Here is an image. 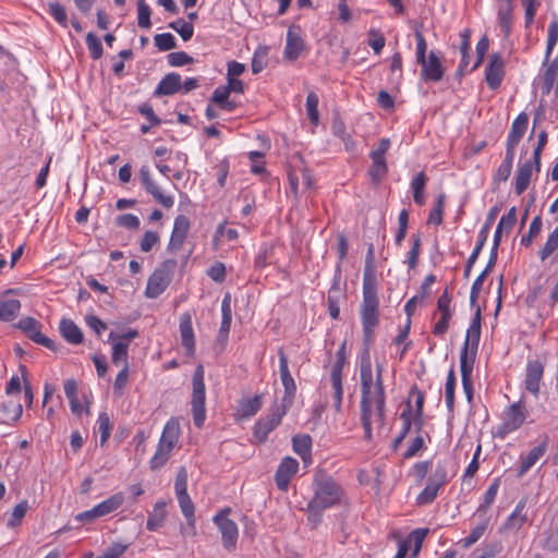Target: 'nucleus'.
Returning a JSON list of instances; mask_svg holds the SVG:
<instances>
[{
	"label": "nucleus",
	"instance_id": "1",
	"mask_svg": "<svg viewBox=\"0 0 558 558\" xmlns=\"http://www.w3.org/2000/svg\"><path fill=\"white\" fill-rule=\"evenodd\" d=\"M360 317L364 343V349L359 357L361 424L365 433V439L372 440L373 425L383 427L386 422V391L384 365L383 363H376L374 373L369 353V347L375 340V331L380 322L376 277L369 267H366L363 274Z\"/></svg>",
	"mask_w": 558,
	"mask_h": 558
},
{
	"label": "nucleus",
	"instance_id": "2",
	"mask_svg": "<svg viewBox=\"0 0 558 558\" xmlns=\"http://www.w3.org/2000/svg\"><path fill=\"white\" fill-rule=\"evenodd\" d=\"M410 474L422 483L426 478L424 488L416 496L417 506H427L433 504L439 495V492L453 478L456 471L449 459H438L435 463L432 460L415 462Z\"/></svg>",
	"mask_w": 558,
	"mask_h": 558
},
{
	"label": "nucleus",
	"instance_id": "3",
	"mask_svg": "<svg viewBox=\"0 0 558 558\" xmlns=\"http://www.w3.org/2000/svg\"><path fill=\"white\" fill-rule=\"evenodd\" d=\"M345 497L343 487L332 476L322 471L313 478V496L306 505V515L314 527L323 521L324 512L340 506Z\"/></svg>",
	"mask_w": 558,
	"mask_h": 558
},
{
	"label": "nucleus",
	"instance_id": "4",
	"mask_svg": "<svg viewBox=\"0 0 558 558\" xmlns=\"http://www.w3.org/2000/svg\"><path fill=\"white\" fill-rule=\"evenodd\" d=\"M529 411L522 401L514 402L502 411L501 422L496 427L494 436L505 439L509 434L518 430L526 421Z\"/></svg>",
	"mask_w": 558,
	"mask_h": 558
},
{
	"label": "nucleus",
	"instance_id": "5",
	"mask_svg": "<svg viewBox=\"0 0 558 558\" xmlns=\"http://www.w3.org/2000/svg\"><path fill=\"white\" fill-rule=\"evenodd\" d=\"M193 391L191 399L194 425L203 427L206 420V388L204 381V367L198 365L193 374Z\"/></svg>",
	"mask_w": 558,
	"mask_h": 558
},
{
	"label": "nucleus",
	"instance_id": "6",
	"mask_svg": "<svg viewBox=\"0 0 558 558\" xmlns=\"http://www.w3.org/2000/svg\"><path fill=\"white\" fill-rule=\"evenodd\" d=\"M177 262L174 259H167L155 269L149 276L145 289V295L149 299L158 298L170 284Z\"/></svg>",
	"mask_w": 558,
	"mask_h": 558
},
{
	"label": "nucleus",
	"instance_id": "7",
	"mask_svg": "<svg viewBox=\"0 0 558 558\" xmlns=\"http://www.w3.org/2000/svg\"><path fill=\"white\" fill-rule=\"evenodd\" d=\"M230 513L231 508L226 507L213 518V521L221 534L223 548L228 551H234L236 549L239 538V529L236 523L229 519Z\"/></svg>",
	"mask_w": 558,
	"mask_h": 558
},
{
	"label": "nucleus",
	"instance_id": "8",
	"mask_svg": "<svg viewBox=\"0 0 558 558\" xmlns=\"http://www.w3.org/2000/svg\"><path fill=\"white\" fill-rule=\"evenodd\" d=\"M138 336L136 329H130L124 333H116L111 331L108 341L112 343L111 361L116 366L129 365V347L133 339Z\"/></svg>",
	"mask_w": 558,
	"mask_h": 558
},
{
	"label": "nucleus",
	"instance_id": "9",
	"mask_svg": "<svg viewBox=\"0 0 558 558\" xmlns=\"http://www.w3.org/2000/svg\"><path fill=\"white\" fill-rule=\"evenodd\" d=\"M288 410L279 405H275L270 409L269 413L260 417L253 427V437L258 444H263L267 440L268 435L280 425L283 416Z\"/></svg>",
	"mask_w": 558,
	"mask_h": 558
},
{
	"label": "nucleus",
	"instance_id": "10",
	"mask_svg": "<svg viewBox=\"0 0 558 558\" xmlns=\"http://www.w3.org/2000/svg\"><path fill=\"white\" fill-rule=\"evenodd\" d=\"M279 356V373H280V379L282 383V386L284 388V393L281 400V403L279 407L284 408L286 410H289V408L292 405L295 393H296V385L295 381L289 371V361L288 356L284 353L283 349H279L278 351Z\"/></svg>",
	"mask_w": 558,
	"mask_h": 558
},
{
	"label": "nucleus",
	"instance_id": "11",
	"mask_svg": "<svg viewBox=\"0 0 558 558\" xmlns=\"http://www.w3.org/2000/svg\"><path fill=\"white\" fill-rule=\"evenodd\" d=\"M16 328L22 330L32 341L40 344L52 351L56 350L54 341L46 337L41 332V324L33 317H23L15 325Z\"/></svg>",
	"mask_w": 558,
	"mask_h": 558
},
{
	"label": "nucleus",
	"instance_id": "12",
	"mask_svg": "<svg viewBox=\"0 0 558 558\" xmlns=\"http://www.w3.org/2000/svg\"><path fill=\"white\" fill-rule=\"evenodd\" d=\"M481 338V308L477 307L475 315L466 330L465 341L461 349L460 356L465 352L466 360L475 362L476 350Z\"/></svg>",
	"mask_w": 558,
	"mask_h": 558
},
{
	"label": "nucleus",
	"instance_id": "13",
	"mask_svg": "<svg viewBox=\"0 0 558 558\" xmlns=\"http://www.w3.org/2000/svg\"><path fill=\"white\" fill-rule=\"evenodd\" d=\"M505 60L499 52L490 54L488 63L485 66V82L492 90H496L501 86L505 78Z\"/></svg>",
	"mask_w": 558,
	"mask_h": 558
},
{
	"label": "nucleus",
	"instance_id": "14",
	"mask_svg": "<svg viewBox=\"0 0 558 558\" xmlns=\"http://www.w3.org/2000/svg\"><path fill=\"white\" fill-rule=\"evenodd\" d=\"M347 364V360L337 359L330 368V384L332 389L333 408L340 413L342 410L343 383L342 372Z\"/></svg>",
	"mask_w": 558,
	"mask_h": 558
},
{
	"label": "nucleus",
	"instance_id": "15",
	"mask_svg": "<svg viewBox=\"0 0 558 558\" xmlns=\"http://www.w3.org/2000/svg\"><path fill=\"white\" fill-rule=\"evenodd\" d=\"M191 228V221L185 215H178L173 222L172 232L167 250L175 253L180 251L187 238Z\"/></svg>",
	"mask_w": 558,
	"mask_h": 558
},
{
	"label": "nucleus",
	"instance_id": "16",
	"mask_svg": "<svg viewBox=\"0 0 558 558\" xmlns=\"http://www.w3.org/2000/svg\"><path fill=\"white\" fill-rule=\"evenodd\" d=\"M298 471V460L292 457H284L279 463L275 474V482L278 489L281 492H288L290 482Z\"/></svg>",
	"mask_w": 558,
	"mask_h": 558
},
{
	"label": "nucleus",
	"instance_id": "17",
	"mask_svg": "<svg viewBox=\"0 0 558 558\" xmlns=\"http://www.w3.org/2000/svg\"><path fill=\"white\" fill-rule=\"evenodd\" d=\"M304 49L305 43L301 36V28L296 25H291L287 32V40L283 51L284 60L294 62L300 58Z\"/></svg>",
	"mask_w": 558,
	"mask_h": 558
},
{
	"label": "nucleus",
	"instance_id": "18",
	"mask_svg": "<svg viewBox=\"0 0 558 558\" xmlns=\"http://www.w3.org/2000/svg\"><path fill=\"white\" fill-rule=\"evenodd\" d=\"M421 66V76L425 81L439 82L444 76V66L434 51L424 58V62H417Z\"/></svg>",
	"mask_w": 558,
	"mask_h": 558
},
{
	"label": "nucleus",
	"instance_id": "19",
	"mask_svg": "<svg viewBox=\"0 0 558 558\" xmlns=\"http://www.w3.org/2000/svg\"><path fill=\"white\" fill-rule=\"evenodd\" d=\"M263 407V396L256 395L252 398L241 399L233 414L236 422L248 420L254 416Z\"/></svg>",
	"mask_w": 558,
	"mask_h": 558
},
{
	"label": "nucleus",
	"instance_id": "20",
	"mask_svg": "<svg viewBox=\"0 0 558 558\" xmlns=\"http://www.w3.org/2000/svg\"><path fill=\"white\" fill-rule=\"evenodd\" d=\"M180 337L182 345L185 349L187 355H194L195 353V337L192 326V317L189 313H184L180 317Z\"/></svg>",
	"mask_w": 558,
	"mask_h": 558
},
{
	"label": "nucleus",
	"instance_id": "21",
	"mask_svg": "<svg viewBox=\"0 0 558 558\" xmlns=\"http://www.w3.org/2000/svg\"><path fill=\"white\" fill-rule=\"evenodd\" d=\"M544 367L539 361H530L526 366L525 388L527 391L537 396L539 392V381L543 377Z\"/></svg>",
	"mask_w": 558,
	"mask_h": 558
},
{
	"label": "nucleus",
	"instance_id": "22",
	"mask_svg": "<svg viewBox=\"0 0 558 558\" xmlns=\"http://www.w3.org/2000/svg\"><path fill=\"white\" fill-rule=\"evenodd\" d=\"M181 90V75L177 72L166 74L157 87L155 88V96H171Z\"/></svg>",
	"mask_w": 558,
	"mask_h": 558
},
{
	"label": "nucleus",
	"instance_id": "23",
	"mask_svg": "<svg viewBox=\"0 0 558 558\" xmlns=\"http://www.w3.org/2000/svg\"><path fill=\"white\" fill-rule=\"evenodd\" d=\"M175 497L178 499V504L182 511V514L186 520L190 534L194 536L196 534V518L194 502L192 501L189 493L178 494L175 495Z\"/></svg>",
	"mask_w": 558,
	"mask_h": 558
},
{
	"label": "nucleus",
	"instance_id": "24",
	"mask_svg": "<svg viewBox=\"0 0 558 558\" xmlns=\"http://www.w3.org/2000/svg\"><path fill=\"white\" fill-rule=\"evenodd\" d=\"M167 505L168 502L162 499L155 502L146 522V529L148 531L156 532L163 525L167 518Z\"/></svg>",
	"mask_w": 558,
	"mask_h": 558
},
{
	"label": "nucleus",
	"instance_id": "25",
	"mask_svg": "<svg viewBox=\"0 0 558 558\" xmlns=\"http://www.w3.org/2000/svg\"><path fill=\"white\" fill-rule=\"evenodd\" d=\"M547 450V441L533 447L525 457H521V463L518 469V476L524 475L535 463L545 454Z\"/></svg>",
	"mask_w": 558,
	"mask_h": 558
},
{
	"label": "nucleus",
	"instance_id": "26",
	"mask_svg": "<svg viewBox=\"0 0 558 558\" xmlns=\"http://www.w3.org/2000/svg\"><path fill=\"white\" fill-rule=\"evenodd\" d=\"M533 168H535L533 160H526L519 166L514 183V190L518 195H521L529 187L533 175Z\"/></svg>",
	"mask_w": 558,
	"mask_h": 558
},
{
	"label": "nucleus",
	"instance_id": "27",
	"mask_svg": "<svg viewBox=\"0 0 558 558\" xmlns=\"http://www.w3.org/2000/svg\"><path fill=\"white\" fill-rule=\"evenodd\" d=\"M460 53H461V61L457 70L458 76H463L465 72H468V66L470 64V50H471V31L470 29H463L460 32Z\"/></svg>",
	"mask_w": 558,
	"mask_h": 558
},
{
	"label": "nucleus",
	"instance_id": "28",
	"mask_svg": "<svg viewBox=\"0 0 558 558\" xmlns=\"http://www.w3.org/2000/svg\"><path fill=\"white\" fill-rule=\"evenodd\" d=\"M61 336L72 344H81L84 336L81 328L69 318H63L59 325Z\"/></svg>",
	"mask_w": 558,
	"mask_h": 558
},
{
	"label": "nucleus",
	"instance_id": "29",
	"mask_svg": "<svg viewBox=\"0 0 558 558\" xmlns=\"http://www.w3.org/2000/svg\"><path fill=\"white\" fill-rule=\"evenodd\" d=\"M124 502V495L122 492H118L101 502L94 506L97 511L98 518L109 515L117 511Z\"/></svg>",
	"mask_w": 558,
	"mask_h": 558
},
{
	"label": "nucleus",
	"instance_id": "30",
	"mask_svg": "<svg viewBox=\"0 0 558 558\" xmlns=\"http://www.w3.org/2000/svg\"><path fill=\"white\" fill-rule=\"evenodd\" d=\"M474 363L471 360H466L465 352L463 356H460V372L463 390L465 392L468 401H471L473 398V380H472V372H473Z\"/></svg>",
	"mask_w": 558,
	"mask_h": 558
},
{
	"label": "nucleus",
	"instance_id": "31",
	"mask_svg": "<svg viewBox=\"0 0 558 558\" xmlns=\"http://www.w3.org/2000/svg\"><path fill=\"white\" fill-rule=\"evenodd\" d=\"M1 412L4 416V423H15L23 414V407L17 398L10 396L2 402Z\"/></svg>",
	"mask_w": 558,
	"mask_h": 558
},
{
	"label": "nucleus",
	"instance_id": "32",
	"mask_svg": "<svg viewBox=\"0 0 558 558\" xmlns=\"http://www.w3.org/2000/svg\"><path fill=\"white\" fill-rule=\"evenodd\" d=\"M293 451L301 457L305 463L312 462V438L310 435H295L292 438Z\"/></svg>",
	"mask_w": 558,
	"mask_h": 558
},
{
	"label": "nucleus",
	"instance_id": "33",
	"mask_svg": "<svg viewBox=\"0 0 558 558\" xmlns=\"http://www.w3.org/2000/svg\"><path fill=\"white\" fill-rule=\"evenodd\" d=\"M527 124L529 116L525 112H521L511 124L507 136V142L518 145L526 132Z\"/></svg>",
	"mask_w": 558,
	"mask_h": 558
},
{
	"label": "nucleus",
	"instance_id": "34",
	"mask_svg": "<svg viewBox=\"0 0 558 558\" xmlns=\"http://www.w3.org/2000/svg\"><path fill=\"white\" fill-rule=\"evenodd\" d=\"M230 92L225 85H220L215 88L210 101L215 102L219 109L226 112H233L238 107L236 102L230 100Z\"/></svg>",
	"mask_w": 558,
	"mask_h": 558
},
{
	"label": "nucleus",
	"instance_id": "35",
	"mask_svg": "<svg viewBox=\"0 0 558 558\" xmlns=\"http://www.w3.org/2000/svg\"><path fill=\"white\" fill-rule=\"evenodd\" d=\"M525 501L521 500L517 504L513 511L506 519L504 523L505 530H520L522 525L526 522L527 517L525 513Z\"/></svg>",
	"mask_w": 558,
	"mask_h": 558
},
{
	"label": "nucleus",
	"instance_id": "36",
	"mask_svg": "<svg viewBox=\"0 0 558 558\" xmlns=\"http://www.w3.org/2000/svg\"><path fill=\"white\" fill-rule=\"evenodd\" d=\"M498 24L502 32V35L507 38L511 34L512 28V19H513V8L512 4L507 3L505 5H500L497 13Z\"/></svg>",
	"mask_w": 558,
	"mask_h": 558
},
{
	"label": "nucleus",
	"instance_id": "37",
	"mask_svg": "<svg viewBox=\"0 0 558 558\" xmlns=\"http://www.w3.org/2000/svg\"><path fill=\"white\" fill-rule=\"evenodd\" d=\"M21 302L17 299H8L0 301V320L12 322L21 311Z\"/></svg>",
	"mask_w": 558,
	"mask_h": 558
},
{
	"label": "nucleus",
	"instance_id": "38",
	"mask_svg": "<svg viewBox=\"0 0 558 558\" xmlns=\"http://www.w3.org/2000/svg\"><path fill=\"white\" fill-rule=\"evenodd\" d=\"M113 428V424L111 418L107 412H100L98 418L96 421V430L100 435V446H105L108 439L110 438L111 432Z\"/></svg>",
	"mask_w": 558,
	"mask_h": 558
},
{
	"label": "nucleus",
	"instance_id": "39",
	"mask_svg": "<svg viewBox=\"0 0 558 558\" xmlns=\"http://www.w3.org/2000/svg\"><path fill=\"white\" fill-rule=\"evenodd\" d=\"M410 329H411V319L408 318L407 322H405V325L400 328L398 335L396 336V338L392 340V343L396 344V345H401L402 344V349L400 351V354H399V360H403L407 352L411 349L412 347V341L409 340V333H410Z\"/></svg>",
	"mask_w": 558,
	"mask_h": 558
},
{
	"label": "nucleus",
	"instance_id": "40",
	"mask_svg": "<svg viewBox=\"0 0 558 558\" xmlns=\"http://www.w3.org/2000/svg\"><path fill=\"white\" fill-rule=\"evenodd\" d=\"M558 251V225L548 234L545 244L538 251L541 262H545Z\"/></svg>",
	"mask_w": 558,
	"mask_h": 558
},
{
	"label": "nucleus",
	"instance_id": "41",
	"mask_svg": "<svg viewBox=\"0 0 558 558\" xmlns=\"http://www.w3.org/2000/svg\"><path fill=\"white\" fill-rule=\"evenodd\" d=\"M372 166L368 169V175L374 183H379L388 172L386 158L369 156Z\"/></svg>",
	"mask_w": 558,
	"mask_h": 558
},
{
	"label": "nucleus",
	"instance_id": "42",
	"mask_svg": "<svg viewBox=\"0 0 558 558\" xmlns=\"http://www.w3.org/2000/svg\"><path fill=\"white\" fill-rule=\"evenodd\" d=\"M180 434H181V429H180V424H179L178 420L174 417H171L165 424L162 432H161L160 439L163 441H169V442L177 445L179 441V438H180Z\"/></svg>",
	"mask_w": 558,
	"mask_h": 558
},
{
	"label": "nucleus",
	"instance_id": "43",
	"mask_svg": "<svg viewBox=\"0 0 558 558\" xmlns=\"http://www.w3.org/2000/svg\"><path fill=\"white\" fill-rule=\"evenodd\" d=\"M445 204H446V195L444 193L438 194L435 199L434 208L430 210L428 218H427L428 225L440 226L442 223Z\"/></svg>",
	"mask_w": 558,
	"mask_h": 558
},
{
	"label": "nucleus",
	"instance_id": "44",
	"mask_svg": "<svg viewBox=\"0 0 558 558\" xmlns=\"http://www.w3.org/2000/svg\"><path fill=\"white\" fill-rule=\"evenodd\" d=\"M146 192L149 193L155 201H157L165 208H171L174 204V199L171 195H165L159 185L154 181L144 186Z\"/></svg>",
	"mask_w": 558,
	"mask_h": 558
},
{
	"label": "nucleus",
	"instance_id": "45",
	"mask_svg": "<svg viewBox=\"0 0 558 558\" xmlns=\"http://www.w3.org/2000/svg\"><path fill=\"white\" fill-rule=\"evenodd\" d=\"M318 104V95L315 92H310L306 97L305 108L308 120L313 125H317L319 122Z\"/></svg>",
	"mask_w": 558,
	"mask_h": 558
},
{
	"label": "nucleus",
	"instance_id": "46",
	"mask_svg": "<svg viewBox=\"0 0 558 558\" xmlns=\"http://www.w3.org/2000/svg\"><path fill=\"white\" fill-rule=\"evenodd\" d=\"M29 509L27 500H22L12 510L11 515L7 522L8 527L14 529L19 526Z\"/></svg>",
	"mask_w": 558,
	"mask_h": 558
},
{
	"label": "nucleus",
	"instance_id": "47",
	"mask_svg": "<svg viewBox=\"0 0 558 558\" xmlns=\"http://www.w3.org/2000/svg\"><path fill=\"white\" fill-rule=\"evenodd\" d=\"M454 389H456V373L453 367L448 372L445 385V401L449 411H453L454 407Z\"/></svg>",
	"mask_w": 558,
	"mask_h": 558
},
{
	"label": "nucleus",
	"instance_id": "48",
	"mask_svg": "<svg viewBox=\"0 0 558 558\" xmlns=\"http://www.w3.org/2000/svg\"><path fill=\"white\" fill-rule=\"evenodd\" d=\"M558 43V20L553 19L547 29V45L545 52V62H547L553 53L555 46Z\"/></svg>",
	"mask_w": 558,
	"mask_h": 558
},
{
	"label": "nucleus",
	"instance_id": "49",
	"mask_svg": "<svg viewBox=\"0 0 558 558\" xmlns=\"http://www.w3.org/2000/svg\"><path fill=\"white\" fill-rule=\"evenodd\" d=\"M411 248L407 254L405 263L409 269H414L418 264V258L421 254V238L418 234H413L411 238Z\"/></svg>",
	"mask_w": 558,
	"mask_h": 558
},
{
	"label": "nucleus",
	"instance_id": "50",
	"mask_svg": "<svg viewBox=\"0 0 558 558\" xmlns=\"http://www.w3.org/2000/svg\"><path fill=\"white\" fill-rule=\"evenodd\" d=\"M169 27L175 31L184 41L190 40L194 34L193 23L179 19L169 23Z\"/></svg>",
	"mask_w": 558,
	"mask_h": 558
},
{
	"label": "nucleus",
	"instance_id": "51",
	"mask_svg": "<svg viewBox=\"0 0 558 558\" xmlns=\"http://www.w3.org/2000/svg\"><path fill=\"white\" fill-rule=\"evenodd\" d=\"M542 227H543V221H542V217L541 216H535L530 226H529V231L526 234H524L521 240H520V244L527 247L531 245L533 239L535 236H537L539 234V232L542 231Z\"/></svg>",
	"mask_w": 558,
	"mask_h": 558
},
{
	"label": "nucleus",
	"instance_id": "52",
	"mask_svg": "<svg viewBox=\"0 0 558 558\" xmlns=\"http://www.w3.org/2000/svg\"><path fill=\"white\" fill-rule=\"evenodd\" d=\"M558 77V58H555L546 68L543 74V83L548 93L555 85Z\"/></svg>",
	"mask_w": 558,
	"mask_h": 558
},
{
	"label": "nucleus",
	"instance_id": "53",
	"mask_svg": "<svg viewBox=\"0 0 558 558\" xmlns=\"http://www.w3.org/2000/svg\"><path fill=\"white\" fill-rule=\"evenodd\" d=\"M86 45L93 60H98L101 58L104 53L102 44L94 33L89 32L86 35Z\"/></svg>",
	"mask_w": 558,
	"mask_h": 558
},
{
	"label": "nucleus",
	"instance_id": "54",
	"mask_svg": "<svg viewBox=\"0 0 558 558\" xmlns=\"http://www.w3.org/2000/svg\"><path fill=\"white\" fill-rule=\"evenodd\" d=\"M499 489V480H495L484 493L483 502L477 508V511L486 512L487 509L495 501Z\"/></svg>",
	"mask_w": 558,
	"mask_h": 558
},
{
	"label": "nucleus",
	"instance_id": "55",
	"mask_svg": "<svg viewBox=\"0 0 558 558\" xmlns=\"http://www.w3.org/2000/svg\"><path fill=\"white\" fill-rule=\"evenodd\" d=\"M154 41L159 51H168L177 47L175 38L171 33L157 34Z\"/></svg>",
	"mask_w": 558,
	"mask_h": 558
},
{
	"label": "nucleus",
	"instance_id": "56",
	"mask_svg": "<svg viewBox=\"0 0 558 558\" xmlns=\"http://www.w3.org/2000/svg\"><path fill=\"white\" fill-rule=\"evenodd\" d=\"M128 383H129V365L122 366L121 371L118 373V375L114 379V383H113V395L117 397L123 396Z\"/></svg>",
	"mask_w": 558,
	"mask_h": 558
},
{
	"label": "nucleus",
	"instance_id": "57",
	"mask_svg": "<svg viewBox=\"0 0 558 558\" xmlns=\"http://www.w3.org/2000/svg\"><path fill=\"white\" fill-rule=\"evenodd\" d=\"M426 449V444L423 436L417 435L409 445L407 450L403 452V459H411L418 456Z\"/></svg>",
	"mask_w": 558,
	"mask_h": 558
},
{
	"label": "nucleus",
	"instance_id": "58",
	"mask_svg": "<svg viewBox=\"0 0 558 558\" xmlns=\"http://www.w3.org/2000/svg\"><path fill=\"white\" fill-rule=\"evenodd\" d=\"M137 24L141 28H149L151 26L150 8L144 0H138L137 2Z\"/></svg>",
	"mask_w": 558,
	"mask_h": 558
},
{
	"label": "nucleus",
	"instance_id": "59",
	"mask_svg": "<svg viewBox=\"0 0 558 558\" xmlns=\"http://www.w3.org/2000/svg\"><path fill=\"white\" fill-rule=\"evenodd\" d=\"M427 533H428L427 529H416V530L412 531L411 534L409 535V537L405 539L409 542V544L411 542L414 543L412 556L415 557L418 555V553L422 548V544H423L424 538L426 537Z\"/></svg>",
	"mask_w": 558,
	"mask_h": 558
},
{
	"label": "nucleus",
	"instance_id": "60",
	"mask_svg": "<svg viewBox=\"0 0 558 558\" xmlns=\"http://www.w3.org/2000/svg\"><path fill=\"white\" fill-rule=\"evenodd\" d=\"M49 13L60 26H68L65 9L59 2L49 3Z\"/></svg>",
	"mask_w": 558,
	"mask_h": 558
},
{
	"label": "nucleus",
	"instance_id": "61",
	"mask_svg": "<svg viewBox=\"0 0 558 558\" xmlns=\"http://www.w3.org/2000/svg\"><path fill=\"white\" fill-rule=\"evenodd\" d=\"M515 223H517V209H515V207H511L507 214L502 215V217L500 218V220L497 225V228L509 233Z\"/></svg>",
	"mask_w": 558,
	"mask_h": 558
},
{
	"label": "nucleus",
	"instance_id": "62",
	"mask_svg": "<svg viewBox=\"0 0 558 558\" xmlns=\"http://www.w3.org/2000/svg\"><path fill=\"white\" fill-rule=\"evenodd\" d=\"M206 274L213 281L221 283L226 280V265L221 262H216L206 270Z\"/></svg>",
	"mask_w": 558,
	"mask_h": 558
},
{
	"label": "nucleus",
	"instance_id": "63",
	"mask_svg": "<svg viewBox=\"0 0 558 558\" xmlns=\"http://www.w3.org/2000/svg\"><path fill=\"white\" fill-rule=\"evenodd\" d=\"M487 525H488V522L484 521L483 523L474 526L471 530V533L465 538L462 539L463 546L464 547H470L473 544H475L483 536V534L485 533V531L487 529Z\"/></svg>",
	"mask_w": 558,
	"mask_h": 558
},
{
	"label": "nucleus",
	"instance_id": "64",
	"mask_svg": "<svg viewBox=\"0 0 558 558\" xmlns=\"http://www.w3.org/2000/svg\"><path fill=\"white\" fill-rule=\"evenodd\" d=\"M267 48L259 47L252 59V72L254 74L259 73L266 66Z\"/></svg>",
	"mask_w": 558,
	"mask_h": 558
}]
</instances>
